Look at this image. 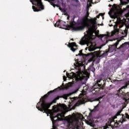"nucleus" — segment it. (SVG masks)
Instances as JSON below:
<instances>
[{
	"label": "nucleus",
	"instance_id": "1",
	"mask_svg": "<svg viewBox=\"0 0 129 129\" xmlns=\"http://www.w3.org/2000/svg\"><path fill=\"white\" fill-rule=\"evenodd\" d=\"M89 12H87L86 15L81 19L79 22L78 23V25L72 27L74 31H82L84 30L85 28H91L93 30H95L96 28L97 20L96 18L89 19Z\"/></svg>",
	"mask_w": 129,
	"mask_h": 129
},
{
	"label": "nucleus",
	"instance_id": "2",
	"mask_svg": "<svg viewBox=\"0 0 129 129\" xmlns=\"http://www.w3.org/2000/svg\"><path fill=\"white\" fill-rule=\"evenodd\" d=\"M80 45H87V47L85 48L86 51L88 49L89 51H92L95 50V46L92 42V37L88 36L87 37H82L80 41Z\"/></svg>",
	"mask_w": 129,
	"mask_h": 129
},
{
	"label": "nucleus",
	"instance_id": "3",
	"mask_svg": "<svg viewBox=\"0 0 129 129\" xmlns=\"http://www.w3.org/2000/svg\"><path fill=\"white\" fill-rule=\"evenodd\" d=\"M56 102H57V101L55 99H53L50 103H45V101L43 100L42 104H41V101H39L36 105V108H37L38 110H40V111H44L43 112L48 114L49 108H50V107L53 103H56Z\"/></svg>",
	"mask_w": 129,
	"mask_h": 129
},
{
	"label": "nucleus",
	"instance_id": "4",
	"mask_svg": "<svg viewBox=\"0 0 129 129\" xmlns=\"http://www.w3.org/2000/svg\"><path fill=\"white\" fill-rule=\"evenodd\" d=\"M30 2L33 5L32 6V10L34 12H40V11L44 10V7L42 0H30ZM34 5L37 7H35Z\"/></svg>",
	"mask_w": 129,
	"mask_h": 129
},
{
	"label": "nucleus",
	"instance_id": "5",
	"mask_svg": "<svg viewBox=\"0 0 129 129\" xmlns=\"http://www.w3.org/2000/svg\"><path fill=\"white\" fill-rule=\"evenodd\" d=\"M67 76L69 78H75L77 82H78V81H82V80L84 79V76H83L81 71L77 72L76 74L74 73L71 74L67 73Z\"/></svg>",
	"mask_w": 129,
	"mask_h": 129
},
{
	"label": "nucleus",
	"instance_id": "6",
	"mask_svg": "<svg viewBox=\"0 0 129 129\" xmlns=\"http://www.w3.org/2000/svg\"><path fill=\"white\" fill-rule=\"evenodd\" d=\"M66 24V22L62 21L61 20H59L58 21L56 22V23L54 25V27H57V28H62L61 27L62 26L63 27H64L66 28V30L69 28L70 27V25H65Z\"/></svg>",
	"mask_w": 129,
	"mask_h": 129
},
{
	"label": "nucleus",
	"instance_id": "7",
	"mask_svg": "<svg viewBox=\"0 0 129 129\" xmlns=\"http://www.w3.org/2000/svg\"><path fill=\"white\" fill-rule=\"evenodd\" d=\"M57 89H55L54 90H53L52 91V90L50 91L47 94L44 95L42 97V99H40V104H43V101H44V103H46V98H47L49 96V95H50V94H51V93H53V92H56V91H57Z\"/></svg>",
	"mask_w": 129,
	"mask_h": 129
},
{
	"label": "nucleus",
	"instance_id": "8",
	"mask_svg": "<svg viewBox=\"0 0 129 129\" xmlns=\"http://www.w3.org/2000/svg\"><path fill=\"white\" fill-rule=\"evenodd\" d=\"M127 87V86H124L122 87L121 88L119 89L117 91V93L116 95H118L119 97H122L124 94L125 90L124 89H125Z\"/></svg>",
	"mask_w": 129,
	"mask_h": 129
},
{
	"label": "nucleus",
	"instance_id": "9",
	"mask_svg": "<svg viewBox=\"0 0 129 129\" xmlns=\"http://www.w3.org/2000/svg\"><path fill=\"white\" fill-rule=\"evenodd\" d=\"M68 47H69V48H71V50L73 52H75L76 50L78 49V48H77V47H78V45L76 44V42H69V44H68Z\"/></svg>",
	"mask_w": 129,
	"mask_h": 129
},
{
	"label": "nucleus",
	"instance_id": "10",
	"mask_svg": "<svg viewBox=\"0 0 129 129\" xmlns=\"http://www.w3.org/2000/svg\"><path fill=\"white\" fill-rule=\"evenodd\" d=\"M121 40L120 39H118L116 43H114L113 45H112L111 47L112 48H114V49H117V50H119L122 48H123V47H124V43L122 44L118 48H117V45H118V44H119V42H120Z\"/></svg>",
	"mask_w": 129,
	"mask_h": 129
},
{
	"label": "nucleus",
	"instance_id": "11",
	"mask_svg": "<svg viewBox=\"0 0 129 129\" xmlns=\"http://www.w3.org/2000/svg\"><path fill=\"white\" fill-rule=\"evenodd\" d=\"M122 120H120V122H121V124H122V123L124 122V121H126V119L125 118H127L129 119V115L127 113H125V115H122Z\"/></svg>",
	"mask_w": 129,
	"mask_h": 129
},
{
	"label": "nucleus",
	"instance_id": "12",
	"mask_svg": "<svg viewBox=\"0 0 129 129\" xmlns=\"http://www.w3.org/2000/svg\"><path fill=\"white\" fill-rule=\"evenodd\" d=\"M76 64L74 63V65L76 66V67H78L79 68H80V67H83L84 64L81 61H78V59H77L76 60Z\"/></svg>",
	"mask_w": 129,
	"mask_h": 129
},
{
	"label": "nucleus",
	"instance_id": "13",
	"mask_svg": "<svg viewBox=\"0 0 129 129\" xmlns=\"http://www.w3.org/2000/svg\"><path fill=\"white\" fill-rule=\"evenodd\" d=\"M79 55L80 56H85L86 57H88V56H89V55H91V53H88L87 54H84L83 53H82V50H80L79 51ZM91 55H92V53H91Z\"/></svg>",
	"mask_w": 129,
	"mask_h": 129
},
{
	"label": "nucleus",
	"instance_id": "14",
	"mask_svg": "<svg viewBox=\"0 0 129 129\" xmlns=\"http://www.w3.org/2000/svg\"><path fill=\"white\" fill-rule=\"evenodd\" d=\"M107 34H102L100 35L101 38H103L104 37H111L112 36V34L111 33H109V32H107Z\"/></svg>",
	"mask_w": 129,
	"mask_h": 129
},
{
	"label": "nucleus",
	"instance_id": "15",
	"mask_svg": "<svg viewBox=\"0 0 129 129\" xmlns=\"http://www.w3.org/2000/svg\"><path fill=\"white\" fill-rule=\"evenodd\" d=\"M123 98V99H125V100L128 99L129 98V93L127 92V93H124V95H123V97H122Z\"/></svg>",
	"mask_w": 129,
	"mask_h": 129
},
{
	"label": "nucleus",
	"instance_id": "16",
	"mask_svg": "<svg viewBox=\"0 0 129 129\" xmlns=\"http://www.w3.org/2000/svg\"><path fill=\"white\" fill-rule=\"evenodd\" d=\"M93 110V111H98L99 110V103L94 107Z\"/></svg>",
	"mask_w": 129,
	"mask_h": 129
},
{
	"label": "nucleus",
	"instance_id": "17",
	"mask_svg": "<svg viewBox=\"0 0 129 129\" xmlns=\"http://www.w3.org/2000/svg\"><path fill=\"white\" fill-rule=\"evenodd\" d=\"M68 96H69V95L64 94L62 96H60V98H64V99L67 100V99H68Z\"/></svg>",
	"mask_w": 129,
	"mask_h": 129
},
{
	"label": "nucleus",
	"instance_id": "18",
	"mask_svg": "<svg viewBox=\"0 0 129 129\" xmlns=\"http://www.w3.org/2000/svg\"><path fill=\"white\" fill-rule=\"evenodd\" d=\"M81 104H83V101H78L76 104V106H79V105H81Z\"/></svg>",
	"mask_w": 129,
	"mask_h": 129
},
{
	"label": "nucleus",
	"instance_id": "19",
	"mask_svg": "<svg viewBox=\"0 0 129 129\" xmlns=\"http://www.w3.org/2000/svg\"><path fill=\"white\" fill-rule=\"evenodd\" d=\"M120 113H121V110H119L116 114L115 116H114V119L116 118V116H118V115H120Z\"/></svg>",
	"mask_w": 129,
	"mask_h": 129
},
{
	"label": "nucleus",
	"instance_id": "20",
	"mask_svg": "<svg viewBox=\"0 0 129 129\" xmlns=\"http://www.w3.org/2000/svg\"><path fill=\"white\" fill-rule=\"evenodd\" d=\"M123 35H125V36L127 35V28H125L123 32L122 33Z\"/></svg>",
	"mask_w": 129,
	"mask_h": 129
},
{
	"label": "nucleus",
	"instance_id": "21",
	"mask_svg": "<svg viewBox=\"0 0 129 129\" xmlns=\"http://www.w3.org/2000/svg\"><path fill=\"white\" fill-rule=\"evenodd\" d=\"M88 124H89V125H90V126H93V122L89 120V121H88Z\"/></svg>",
	"mask_w": 129,
	"mask_h": 129
},
{
	"label": "nucleus",
	"instance_id": "22",
	"mask_svg": "<svg viewBox=\"0 0 129 129\" xmlns=\"http://www.w3.org/2000/svg\"><path fill=\"white\" fill-rule=\"evenodd\" d=\"M120 2H122V1L123 0H120ZM129 3V0H126V2H123V5H127V4H128Z\"/></svg>",
	"mask_w": 129,
	"mask_h": 129
},
{
	"label": "nucleus",
	"instance_id": "23",
	"mask_svg": "<svg viewBox=\"0 0 129 129\" xmlns=\"http://www.w3.org/2000/svg\"><path fill=\"white\" fill-rule=\"evenodd\" d=\"M59 98H61V96L56 97L55 98V99L57 101V100H58Z\"/></svg>",
	"mask_w": 129,
	"mask_h": 129
},
{
	"label": "nucleus",
	"instance_id": "24",
	"mask_svg": "<svg viewBox=\"0 0 129 129\" xmlns=\"http://www.w3.org/2000/svg\"><path fill=\"white\" fill-rule=\"evenodd\" d=\"M95 87V86H93V88L91 89V91H93V90H95V89H96Z\"/></svg>",
	"mask_w": 129,
	"mask_h": 129
},
{
	"label": "nucleus",
	"instance_id": "25",
	"mask_svg": "<svg viewBox=\"0 0 129 129\" xmlns=\"http://www.w3.org/2000/svg\"><path fill=\"white\" fill-rule=\"evenodd\" d=\"M114 124L115 125V124H116V126L117 127H118V125H119V123H118V122H114Z\"/></svg>",
	"mask_w": 129,
	"mask_h": 129
},
{
	"label": "nucleus",
	"instance_id": "26",
	"mask_svg": "<svg viewBox=\"0 0 129 129\" xmlns=\"http://www.w3.org/2000/svg\"><path fill=\"white\" fill-rule=\"evenodd\" d=\"M67 79V77H66V76H63V79L64 81H66Z\"/></svg>",
	"mask_w": 129,
	"mask_h": 129
},
{
	"label": "nucleus",
	"instance_id": "27",
	"mask_svg": "<svg viewBox=\"0 0 129 129\" xmlns=\"http://www.w3.org/2000/svg\"><path fill=\"white\" fill-rule=\"evenodd\" d=\"M98 87H100V88H102V85H101V84H98Z\"/></svg>",
	"mask_w": 129,
	"mask_h": 129
},
{
	"label": "nucleus",
	"instance_id": "28",
	"mask_svg": "<svg viewBox=\"0 0 129 129\" xmlns=\"http://www.w3.org/2000/svg\"><path fill=\"white\" fill-rule=\"evenodd\" d=\"M113 7H114V8H115V9H116L117 8V5H116V4H114L113 5Z\"/></svg>",
	"mask_w": 129,
	"mask_h": 129
},
{
	"label": "nucleus",
	"instance_id": "29",
	"mask_svg": "<svg viewBox=\"0 0 129 129\" xmlns=\"http://www.w3.org/2000/svg\"><path fill=\"white\" fill-rule=\"evenodd\" d=\"M64 15H67V16H68L67 20H69V18H70V17L69 16V15L68 14H67V13L65 14Z\"/></svg>",
	"mask_w": 129,
	"mask_h": 129
},
{
	"label": "nucleus",
	"instance_id": "30",
	"mask_svg": "<svg viewBox=\"0 0 129 129\" xmlns=\"http://www.w3.org/2000/svg\"><path fill=\"white\" fill-rule=\"evenodd\" d=\"M72 1H73V2H76V3H79V0H72Z\"/></svg>",
	"mask_w": 129,
	"mask_h": 129
},
{
	"label": "nucleus",
	"instance_id": "31",
	"mask_svg": "<svg viewBox=\"0 0 129 129\" xmlns=\"http://www.w3.org/2000/svg\"><path fill=\"white\" fill-rule=\"evenodd\" d=\"M100 17V15H97V16H96V18H97V19H99Z\"/></svg>",
	"mask_w": 129,
	"mask_h": 129
},
{
	"label": "nucleus",
	"instance_id": "32",
	"mask_svg": "<svg viewBox=\"0 0 129 129\" xmlns=\"http://www.w3.org/2000/svg\"><path fill=\"white\" fill-rule=\"evenodd\" d=\"M88 2H90L91 4H93V3H92V0H88Z\"/></svg>",
	"mask_w": 129,
	"mask_h": 129
},
{
	"label": "nucleus",
	"instance_id": "33",
	"mask_svg": "<svg viewBox=\"0 0 129 129\" xmlns=\"http://www.w3.org/2000/svg\"><path fill=\"white\" fill-rule=\"evenodd\" d=\"M108 7H109V8H111V7H112V5L109 4V5H108Z\"/></svg>",
	"mask_w": 129,
	"mask_h": 129
},
{
	"label": "nucleus",
	"instance_id": "34",
	"mask_svg": "<svg viewBox=\"0 0 129 129\" xmlns=\"http://www.w3.org/2000/svg\"><path fill=\"white\" fill-rule=\"evenodd\" d=\"M99 15H100V16H102H102H103V14L101 13V14H99Z\"/></svg>",
	"mask_w": 129,
	"mask_h": 129
},
{
	"label": "nucleus",
	"instance_id": "35",
	"mask_svg": "<svg viewBox=\"0 0 129 129\" xmlns=\"http://www.w3.org/2000/svg\"><path fill=\"white\" fill-rule=\"evenodd\" d=\"M59 10H60V11H61L62 10V9H61V7H59Z\"/></svg>",
	"mask_w": 129,
	"mask_h": 129
},
{
	"label": "nucleus",
	"instance_id": "36",
	"mask_svg": "<svg viewBox=\"0 0 129 129\" xmlns=\"http://www.w3.org/2000/svg\"><path fill=\"white\" fill-rule=\"evenodd\" d=\"M106 128H107V127H104V129H106Z\"/></svg>",
	"mask_w": 129,
	"mask_h": 129
},
{
	"label": "nucleus",
	"instance_id": "37",
	"mask_svg": "<svg viewBox=\"0 0 129 129\" xmlns=\"http://www.w3.org/2000/svg\"><path fill=\"white\" fill-rule=\"evenodd\" d=\"M110 27H112V26H113V25H112V24H111V25H109Z\"/></svg>",
	"mask_w": 129,
	"mask_h": 129
},
{
	"label": "nucleus",
	"instance_id": "38",
	"mask_svg": "<svg viewBox=\"0 0 129 129\" xmlns=\"http://www.w3.org/2000/svg\"><path fill=\"white\" fill-rule=\"evenodd\" d=\"M72 41H74V39L73 38L71 39Z\"/></svg>",
	"mask_w": 129,
	"mask_h": 129
},
{
	"label": "nucleus",
	"instance_id": "39",
	"mask_svg": "<svg viewBox=\"0 0 129 129\" xmlns=\"http://www.w3.org/2000/svg\"><path fill=\"white\" fill-rule=\"evenodd\" d=\"M62 86H64V83L62 84Z\"/></svg>",
	"mask_w": 129,
	"mask_h": 129
},
{
	"label": "nucleus",
	"instance_id": "40",
	"mask_svg": "<svg viewBox=\"0 0 129 129\" xmlns=\"http://www.w3.org/2000/svg\"><path fill=\"white\" fill-rule=\"evenodd\" d=\"M110 2H113V0H110Z\"/></svg>",
	"mask_w": 129,
	"mask_h": 129
},
{
	"label": "nucleus",
	"instance_id": "41",
	"mask_svg": "<svg viewBox=\"0 0 129 129\" xmlns=\"http://www.w3.org/2000/svg\"><path fill=\"white\" fill-rule=\"evenodd\" d=\"M113 122H114V120H113Z\"/></svg>",
	"mask_w": 129,
	"mask_h": 129
},
{
	"label": "nucleus",
	"instance_id": "42",
	"mask_svg": "<svg viewBox=\"0 0 129 129\" xmlns=\"http://www.w3.org/2000/svg\"><path fill=\"white\" fill-rule=\"evenodd\" d=\"M94 71H95V69L94 68Z\"/></svg>",
	"mask_w": 129,
	"mask_h": 129
},
{
	"label": "nucleus",
	"instance_id": "43",
	"mask_svg": "<svg viewBox=\"0 0 129 129\" xmlns=\"http://www.w3.org/2000/svg\"><path fill=\"white\" fill-rule=\"evenodd\" d=\"M101 26H103V24H102Z\"/></svg>",
	"mask_w": 129,
	"mask_h": 129
},
{
	"label": "nucleus",
	"instance_id": "44",
	"mask_svg": "<svg viewBox=\"0 0 129 129\" xmlns=\"http://www.w3.org/2000/svg\"><path fill=\"white\" fill-rule=\"evenodd\" d=\"M98 82H100V81H98Z\"/></svg>",
	"mask_w": 129,
	"mask_h": 129
},
{
	"label": "nucleus",
	"instance_id": "45",
	"mask_svg": "<svg viewBox=\"0 0 129 129\" xmlns=\"http://www.w3.org/2000/svg\"><path fill=\"white\" fill-rule=\"evenodd\" d=\"M64 13H66V11H64Z\"/></svg>",
	"mask_w": 129,
	"mask_h": 129
},
{
	"label": "nucleus",
	"instance_id": "46",
	"mask_svg": "<svg viewBox=\"0 0 129 129\" xmlns=\"http://www.w3.org/2000/svg\"><path fill=\"white\" fill-rule=\"evenodd\" d=\"M84 68H85V66H84Z\"/></svg>",
	"mask_w": 129,
	"mask_h": 129
},
{
	"label": "nucleus",
	"instance_id": "47",
	"mask_svg": "<svg viewBox=\"0 0 129 129\" xmlns=\"http://www.w3.org/2000/svg\"><path fill=\"white\" fill-rule=\"evenodd\" d=\"M92 65H93V63H92Z\"/></svg>",
	"mask_w": 129,
	"mask_h": 129
},
{
	"label": "nucleus",
	"instance_id": "48",
	"mask_svg": "<svg viewBox=\"0 0 129 129\" xmlns=\"http://www.w3.org/2000/svg\"><path fill=\"white\" fill-rule=\"evenodd\" d=\"M118 19H117V21H118Z\"/></svg>",
	"mask_w": 129,
	"mask_h": 129
},
{
	"label": "nucleus",
	"instance_id": "49",
	"mask_svg": "<svg viewBox=\"0 0 129 129\" xmlns=\"http://www.w3.org/2000/svg\"><path fill=\"white\" fill-rule=\"evenodd\" d=\"M111 123H112V121H111Z\"/></svg>",
	"mask_w": 129,
	"mask_h": 129
},
{
	"label": "nucleus",
	"instance_id": "50",
	"mask_svg": "<svg viewBox=\"0 0 129 129\" xmlns=\"http://www.w3.org/2000/svg\"><path fill=\"white\" fill-rule=\"evenodd\" d=\"M58 88H59V89H60V87H59Z\"/></svg>",
	"mask_w": 129,
	"mask_h": 129
}]
</instances>
